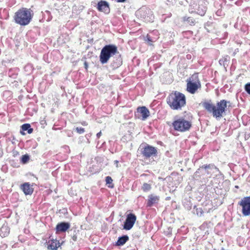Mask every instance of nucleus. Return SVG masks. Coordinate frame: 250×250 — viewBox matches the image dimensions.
<instances>
[{
  "label": "nucleus",
  "instance_id": "obj_22",
  "mask_svg": "<svg viewBox=\"0 0 250 250\" xmlns=\"http://www.w3.org/2000/svg\"><path fill=\"white\" fill-rule=\"evenodd\" d=\"M151 188V185L147 183H144L142 188V189L145 192H146L150 190Z\"/></svg>",
  "mask_w": 250,
  "mask_h": 250
},
{
  "label": "nucleus",
  "instance_id": "obj_20",
  "mask_svg": "<svg viewBox=\"0 0 250 250\" xmlns=\"http://www.w3.org/2000/svg\"><path fill=\"white\" fill-rule=\"evenodd\" d=\"M145 41L149 45H152L153 43L156 41V39L155 38H152L149 35H147Z\"/></svg>",
  "mask_w": 250,
  "mask_h": 250
},
{
  "label": "nucleus",
  "instance_id": "obj_1",
  "mask_svg": "<svg viewBox=\"0 0 250 250\" xmlns=\"http://www.w3.org/2000/svg\"><path fill=\"white\" fill-rule=\"evenodd\" d=\"M228 103L229 104L230 102L225 100H222L217 103L216 107L210 101L203 103V106L208 112L212 113L213 117L221 118L223 116V113L226 111Z\"/></svg>",
  "mask_w": 250,
  "mask_h": 250
},
{
  "label": "nucleus",
  "instance_id": "obj_32",
  "mask_svg": "<svg viewBox=\"0 0 250 250\" xmlns=\"http://www.w3.org/2000/svg\"><path fill=\"white\" fill-rule=\"evenodd\" d=\"M118 162H119L117 160L114 161V164L116 165V167H118Z\"/></svg>",
  "mask_w": 250,
  "mask_h": 250
},
{
  "label": "nucleus",
  "instance_id": "obj_29",
  "mask_svg": "<svg viewBox=\"0 0 250 250\" xmlns=\"http://www.w3.org/2000/svg\"><path fill=\"white\" fill-rule=\"evenodd\" d=\"M8 230V228L6 227H2L0 229V231H2L3 230Z\"/></svg>",
  "mask_w": 250,
  "mask_h": 250
},
{
  "label": "nucleus",
  "instance_id": "obj_14",
  "mask_svg": "<svg viewBox=\"0 0 250 250\" xmlns=\"http://www.w3.org/2000/svg\"><path fill=\"white\" fill-rule=\"evenodd\" d=\"M70 227V224L67 222H61L58 224L56 229L57 232H65Z\"/></svg>",
  "mask_w": 250,
  "mask_h": 250
},
{
  "label": "nucleus",
  "instance_id": "obj_7",
  "mask_svg": "<svg viewBox=\"0 0 250 250\" xmlns=\"http://www.w3.org/2000/svg\"><path fill=\"white\" fill-rule=\"evenodd\" d=\"M141 154L146 158L155 157L157 155V149L153 146L146 144L141 148Z\"/></svg>",
  "mask_w": 250,
  "mask_h": 250
},
{
  "label": "nucleus",
  "instance_id": "obj_21",
  "mask_svg": "<svg viewBox=\"0 0 250 250\" xmlns=\"http://www.w3.org/2000/svg\"><path fill=\"white\" fill-rule=\"evenodd\" d=\"M203 210L201 208H194V213L198 216H201L203 215Z\"/></svg>",
  "mask_w": 250,
  "mask_h": 250
},
{
  "label": "nucleus",
  "instance_id": "obj_35",
  "mask_svg": "<svg viewBox=\"0 0 250 250\" xmlns=\"http://www.w3.org/2000/svg\"><path fill=\"white\" fill-rule=\"evenodd\" d=\"M143 10L142 9H141V10H139V11L138 12V13H141V12H143Z\"/></svg>",
  "mask_w": 250,
  "mask_h": 250
},
{
  "label": "nucleus",
  "instance_id": "obj_25",
  "mask_svg": "<svg viewBox=\"0 0 250 250\" xmlns=\"http://www.w3.org/2000/svg\"><path fill=\"white\" fill-rule=\"evenodd\" d=\"M76 131L79 134H83L84 132V129L82 127H77L76 128Z\"/></svg>",
  "mask_w": 250,
  "mask_h": 250
},
{
  "label": "nucleus",
  "instance_id": "obj_13",
  "mask_svg": "<svg viewBox=\"0 0 250 250\" xmlns=\"http://www.w3.org/2000/svg\"><path fill=\"white\" fill-rule=\"evenodd\" d=\"M137 112L141 114L142 120H146L150 115L149 111L145 106L138 107Z\"/></svg>",
  "mask_w": 250,
  "mask_h": 250
},
{
  "label": "nucleus",
  "instance_id": "obj_8",
  "mask_svg": "<svg viewBox=\"0 0 250 250\" xmlns=\"http://www.w3.org/2000/svg\"><path fill=\"white\" fill-rule=\"evenodd\" d=\"M238 205L242 207V213L244 216L250 215V196L242 198Z\"/></svg>",
  "mask_w": 250,
  "mask_h": 250
},
{
  "label": "nucleus",
  "instance_id": "obj_27",
  "mask_svg": "<svg viewBox=\"0 0 250 250\" xmlns=\"http://www.w3.org/2000/svg\"><path fill=\"white\" fill-rule=\"evenodd\" d=\"M117 61L118 62H116V64L115 65H113L114 67H118L122 64V61L120 58H119L118 59H117Z\"/></svg>",
  "mask_w": 250,
  "mask_h": 250
},
{
  "label": "nucleus",
  "instance_id": "obj_30",
  "mask_svg": "<svg viewBox=\"0 0 250 250\" xmlns=\"http://www.w3.org/2000/svg\"><path fill=\"white\" fill-rule=\"evenodd\" d=\"M96 135H97V138H99L100 137V136L102 135V132L100 131L99 132H98L97 134Z\"/></svg>",
  "mask_w": 250,
  "mask_h": 250
},
{
  "label": "nucleus",
  "instance_id": "obj_16",
  "mask_svg": "<svg viewBox=\"0 0 250 250\" xmlns=\"http://www.w3.org/2000/svg\"><path fill=\"white\" fill-rule=\"evenodd\" d=\"M196 10L197 13L198 14L201 16H204L207 11V7L205 4L203 3V2H201V3L199 4L198 7L196 9Z\"/></svg>",
  "mask_w": 250,
  "mask_h": 250
},
{
  "label": "nucleus",
  "instance_id": "obj_17",
  "mask_svg": "<svg viewBox=\"0 0 250 250\" xmlns=\"http://www.w3.org/2000/svg\"><path fill=\"white\" fill-rule=\"evenodd\" d=\"M129 239L127 235H123L118 238L117 241L116 243V245L118 246L124 245Z\"/></svg>",
  "mask_w": 250,
  "mask_h": 250
},
{
  "label": "nucleus",
  "instance_id": "obj_10",
  "mask_svg": "<svg viewBox=\"0 0 250 250\" xmlns=\"http://www.w3.org/2000/svg\"><path fill=\"white\" fill-rule=\"evenodd\" d=\"M201 87L199 81L198 82H192L188 81L187 84V90L191 94H194L197 89Z\"/></svg>",
  "mask_w": 250,
  "mask_h": 250
},
{
  "label": "nucleus",
  "instance_id": "obj_18",
  "mask_svg": "<svg viewBox=\"0 0 250 250\" xmlns=\"http://www.w3.org/2000/svg\"><path fill=\"white\" fill-rule=\"evenodd\" d=\"M49 245L48 246V249H50L52 250H56L57 248L60 246L59 245V242L56 240V241H51V242L49 241Z\"/></svg>",
  "mask_w": 250,
  "mask_h": 250
},
{
  "label": "nucleus",
  "instance_id": "obj_24",
  "mask_svg": "<svg viewBox=\"0 0 250 250\" xmlns=\"http://www.w3.org/2000/svg\"><path fill=\"white\" fill-rule=\"evenodd\" d=\"M184 21H187L189 24L192 25L194 23V20L191 17H184Z\"/></svg>",
  "mask_w": 250,
  "mask_h": 250
},
{
  "label": "nucleus",
  "instance_id": "obj_15",
  "mask_svg": "<svg viewBox=\"0 0 250 250\" xmlns=\"http://www.w3.org/2000/svg\"><path fill=\"white\" fill-rule=\"evenodd\" d=\"M148 201L147 203V207H152L155 204H157L159 201V197L158 196L151 194L148 197Z\"/></svg>",
  "mask_w": 250,
  "mask_h": 250
},
{
  "label": "nucleus",
  "instance_id": "obj_3",
  "mask_svg": "<svg viewBox=\"0 0 250 250\" xmlns=\"http://www.w3.org/2000/svg\"><path fill=\"white\" fill-rule=\"evenodd\" d=\"M31 11L30 9L26 8L20 9L15 13L14 16L15 22L21 26L28 25L32 18Z\"/></svg>",
  "mask_w": 250,
  "mask_h": 250
},
{
  "label": "nucleus",
  "instance_id": "obj_11",
  "mask_svg": "<svg viewBox=\"0 0 250 250\" xmlns=\"http://www.w3.org/2000/svg\"><path fill=\"white\" fill-rule=\"evenodd\" d=\"M97 9L98 11L104 12L106 14H108L110 12V8L108 2L104 0H101L98 3Z\"/></svg>",
  "mask_w": 250,
  "mask_h": 250
},
{
  "label": "nucleus",
  "instance_id": "obj_6",
  "mask_svg": "<svg viewBox=\"0 0 250 250\" xmlns=\"http://www.w3.org/2000/svg\"><path fill=\"white\" fill-rule=\"evenodd\" d=\"M213 169L216 170V171H219V169L212 164H210L209 165H204L201 166L196 171L195 173V176L196 177H200V175H198V174L201 173L202 175L205 174H210L211 173V171Z\"/></svg>",
  "mask_w": 250,
  "mask_h": 250
},
{
  "label": "nucleus",
  "instance_id": "obj_5",
  "mask_svg": "<svg viewBox=\"0 0 250 250\" xmlns=\"http://www.w3.org/2000/svg\"><path fill=\"white\" fill-rule=\"evenodd\" d=\"M172 125L174 129L180 132L188 131L191 126V123L183 118H180L175 120Z\"/></svg>",
  "mask_w": 250,
  "mask_h": 250
},
{
  "label": "nucleus",
  "instance_id": "obj_36",
  "mask_svg": "<svg viewBox=\"0 0 250 250\" xmlns=\"http://www.w3.org/2000/svg\"><path fill=\"white\" fill-rule=\"evenodd\" d=\"M152 20V19H151V18H150V20H148V21H151V20Z\"/></svg>",
  "mask_w": 250,
  "mask_h": 250
},
{
  "label": "nucleus",
  "instance_id": "obj_23",
  "mask_svg": "<svg viewBox=\"0 0 250 250\" xmlns=\"http://www.w3.org/2000/svg\"><path fill=\"white\" fill-rule=\"evenodd\" d=\"M29 160V156L27 154H25L21 157V162L22 164H26Z\"/></svg>",
  "mask_w": 250,
  "mask_h": 250
},
{
  "label": "nucleus",
  "instance_id": "obj_2",
  "mask_svg": "<svg viewBox=\"0 0 250 250\" xmlns=\"http://www.w3.org/2000/svg\"><path fill=\"white\" fill-rule=\"evenodd\" d=\"M167 101L170 108L174 110L181 109L186 103L185 95L177 91L169 94Z\"/></svg>",
  "mask_w": 250,
  "mask_h": 250
},
{
  "label": "nucleus",
  "instance_id": "obj_33",
  "mask_svg": "<svg viewBox=\"0 0 250 250\" xmlns=\"http://www.w3.org/2000/svg\"><path fill=\"white\" fill-rule=\"evenodd\" d=\"M126 0H117V1L118 2H124Z\"/></svg>",
  "mask_w": 250,
  "mask_h": 250
},
{
  "label": "nucleus",
  "instance_id": "obj_34",
  "mask_svg": "<svg viewBox=\"0 0 250 250\" xmlns=\"http://www.w3.org/2000/svg\"><path fill=\"white\" fill-rule=\"evenodd\" d=\"M8 233H9V231H7L6 232V234H4L2 236L5 237V235H6L7 234H8Z\"/></svg>",
  "mask_w": 250,
  "mask_h": 250
},
{
  "label": "nucleus",
  "instance_id": "obj_31",
  "mask_svg": "<svg viewBox=\"0 0 250 250\" xmlns=\"http://www.w3.org/2000/svg\"><path fill=\"white\" fill-rule=\"evenodd\" d=\"M84 67H85V68L86 69H87V68H88V64H87V62H84Z\"/></svg>",
  "mask_w": 250,
  "mask_h": 250
},
{
  "label": "nucleus",
  "instance_id": "obj_4",
  "mask_svg": "<svg viewBox=\"0 0 250 250\" xmlns=\"http://www.w3.org/2000/svg\"><path fill=\"white\" fill-rule=\"evenodd\" d=\"M117 47L114 45H106L102 49L100 55V61L102 64L107 62L109 58L117 53Z\"/></svg>",
  "mask_w": 250,
  "mask_h": 250
},
{
  "label": "nucleus",
  "instance_id": "obj_26",
  "mask_svg": "<svg viewBox=\"0 0 250 250\" xmlns=\"http://www.w3.org/2000/svg\"><path fill=\"white\" fill-rule=\"evenodd\" d=\"M245 91L250 95V83L246 84L245 86Z\"/></svg>",
  "mask_w": 250,
  "mask_h": 250
},
{
  "label": "nucleus",
  "instance_id": "obj_19",
  "mask_svg": "<svg viewBox=\"0 0 250 250\" xmlns=\"http://www.w3.org/2000/svg\"><path fill=\"white\" fill-rule=\"evenodd\" d=\"M21 129L23 131H27L28 133L31 134L33 132V128H31L30 125L25 124L21 125Z\"/></svg>",
  "mask_w": 250,
  "mask_h": 250
},
{
  "label": "nucleus",
  "instance_id": "obj_28",
  "mask_svg": "<svg viewBox=\"0 0 250 250\" xmlns=\"http://www.w3.org/2000/svg\"><path fill=\"white\" fill-rule=\"evenodd\" d=\"M113 180L111 177L107 176L105 178V182L106 184H111Z\"/></svg>",
  "mask_w": 250,
  "mask_h": 250
},
{
  "label": "nucleus",
  "instance_id": "obj_12",
  "mask_svg": "<svg viewBox=\"0 0 250 250\" xmlns=\"http://www.w3.org/2000/svg\"><path fill=\"white\" fill-rule=\"evenodd\" d=\"M32 185L29 183H25L21 185V189L25 195H31L33 192Z\"/></svg>",
  "mask_w": 250,
  "mask_h": 250
},
{
  "label": "nucleus",
  "instance_id": "obj_9",
  "mask_svg": "<svg viewBox=\"0 0 250 250\" xmlns=\"http://www.w3.org/2000/svg\"><path fill=\"white\" fill-rule=\"evenodd\" d=\"M136 220V216L133 213L128 214L125 220L124 229L125 230H130L133 227Z\"/></svg>",
  "mask_w": 250,
  "mask_h": 250
}]
</instances>
